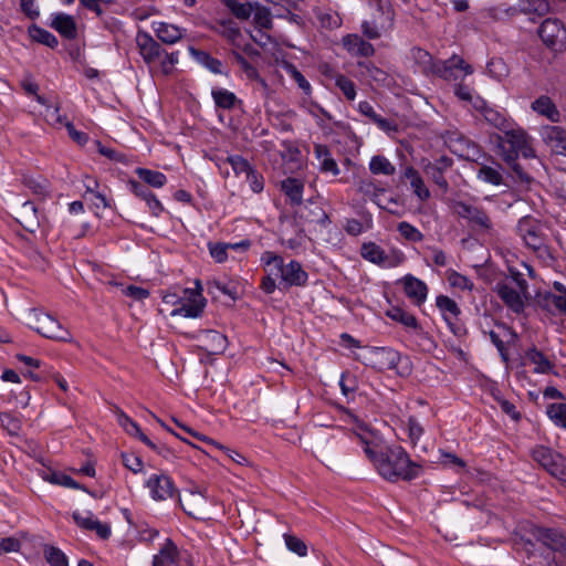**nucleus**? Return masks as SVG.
I'll list each match as a JSON object with an SVG mask.
<instances>
[{
	"label": "nucleus",
	"instance_id": "obj_1",
	"mask_svg": "<svg viewBox=\"0 0 566 566\" xmlns=\"http://www.w3.org/2000/svg\"><path fill=\"white\" fill-rule=\"evenodd\" d=\"M366 457L377 473L390 483L411 482L420 476L422 467L411 460L401 446H387L373 432L356 434Z\"/></svg>",
	"mask_w": 566,
	"mask_h": 566
},
{
	"label": "nucleus",
	"instance_id": "obj_2",
	"mask_svg": "<svg viewBox=\"0 0 566 566\" xmlns=\"http://www.w3.org/2000/svg\"><path fill=\"white\" fill-rule=\"evenodd\" d=\"M260 261L265 272V276L261 281V289L266 294L274 293L277 287L305 286L308 281L307 272L296 260L285 263L280 254L264 251Z\"/></svg>",
	"mask_w": 566,
	"mask_h": 566
},
{
	"label": "nucleus",
	"instance_id": "obj_3",
	"mask_svg": "<svg viewBox=\"0 0 566 566\" xmlns=\"http://www.w3.org/2000/svg\"><path fill=\"white\" fill-rule=\"evenodd\" d=\"M495 143L497 155L511 166L520 155L526 158L533 156L527 134L522 128H515L513 124L502 130V134L495 135Z\"/></svg>",
	"mask_w": 566,
	"mask_h": 566
},
{
	"label": "nucleus",
	"instance_id": "obj_4",
	"mask_svg": "<svg viewBox=\"0 0 566 566\" xmlns=\"http://www.w3.org/2000/svg\"><path fill=\"white\" fill-rule=\"evenodd\" d=\"M27 324L41 336L55 342L71 343L73 336L55 317L36 308L25 315Z\"/></svg>",
	"mask_w": 566,
	"mask_h": 566
},
{
	"label": "nucleus",
	"instance_id": "obj_5",
	"mask_svg": "<svg viewBox=\"0 0 566 566\" xmlns=\"http://www.w3.org/2000/svg\"><path fill=\"white\" fill-rule=\"evenodd\" d=\"M493 291L510 312L524 314L531 296L527 282L497 281Z\"/></svg>",
	"mask_w": 566,
	"mask_h": 566
},
{
	"label": "nucleus",
	"instance_id": "obj_6",
	"mask_svg": "<svg viewBox=\"0 0 566 566\" xmlns=\"http://www.w3.org/2000/svg\"><path fill=\"white\" fill-rule=\"evenodd\" d=\"M516 233L526 248L538 253L539 256H549L546 238L537 219L530 216L521 218L516 224Z\"/></svg>",
	"mask_w": 566,
	"mask_h": 566
},
{
	"label": "nucleus",
	"instance_id": "obj_7",
	"mask_svg": "<svg viewBox=\"0 0 566 566\" xmlns=\"http://www.w3.org/2000/svg\"><path fill=\"white\" fill-rule=\"evenodd\" d=\"M535 538L555 553L554 566H566V533L559 528L536 527Z\"/></svg>",
	"mask_w": 566,
	"mask_h": 566
},
{
	"label": "nucleus",
	"instance_id": "obj_8",
	"mask_svg": "<svg viewBox=\"0 0 566 566\" xmlns=\"http://www.w3.org/2000/svg\"><path fill=\"white\" fill-rule=\"evenodd\" d=\"M454 212L481 233H492L494 230L493 221L482 206L458 201L454 203Z\"/></svg>",
	"mask_w": 566,
	"mask_h": 566
},
{
	"label": "nucleus",
	"instance_id": "obj_9",
	"mask_svg": "<svg viewBox=\"0 0 566 566\" xmlns=\"http://www.w3.org/2000/svg\"><path fill=\"white\" fill-rule=\"evenodd\" d=\"M371 6H375L377 11L384 15V20L377 22L376 20H365L361 23V32L369 40H376L381 36L382 31L391 30L395 22V12L389 0H368Z\"/></svg>",
	"mask_w": 566,
	"mask_h": 566
},
{
	"label": "nucleus",
	"instance_id": "obj_10",
	"mask_svg": "<svg viewBox=\"0 0 566 566\" xmlns=\"http://www.w3.org/2000/svg\"><path fill=\"white\" fill-rule=\"evenodd\" d=\"M531 455L551 475L558 479L566 476V458L560 453L545 446H536L532 449Z\"/></svg>",
	"mask_w": 566,
	"mask_h": 566
},
{
	"label": "nucleus",
	"instance_id": "obj_11",
	"mask_svg": "<svg viewBox=\"0 0 566 566\" xmlns=\"http://www.w3.org/2000/svg\"><path fill=\"white\" fill-rule=\"evenodd\" d=\"M206 306V298L202 296L201 289H184V298L179 306L172 308L169 313L171 317L182 316L187 318L200 317Z\"/></svg>",
	"mask_w": 566,
	"mask_h": 566
},
{
	"label": "nucleus",
	"instance_id": "obj_12",
	"mask_svg": "<svg viewBox=\"0 0 566 566\" xmlns=\"http://www.w3.org/2000/svg\"><path fill=\"white\" fill-rule=\"evenodd\" d=\"M436 306L450 331L458 337L467 334L464 325L460 322L461 308L454 300L440 294L436 297Z\"/></svg>",
	"mask_w": 566,
	"mask_h": 566
},
{
	"label": "nucleus",
	"instance_id": "obj_13",
	"mask_svg": "<svg viewBox=\"0 0 566 566\" xmlns=\"http://www.w3.org/2000/svg\"><path fill=\"white\" fill-rule=\"evenodd\" d=\"M460 71L464 75H470L473 73V67L457 54H453L448 60L438 61L432 64V72L446 81H457Z\"/></svg>",
	"mask_w": 566,
	"mask_h": 566
},
{
	"label": "nucleus",
	"instance_id": "obj_14",
	"mask_svg": "<svg viewBox=\"0 0 566 566\" xmlns=\"http://www.w3.org/2000/svg\"><path fill=\"white\" fill-rule=\"evenodd\" d=\"M538 35L548 48L556 49L565 43L566 29L560 20L547 18L542 22Z\"/></svg>",
	"mask_w": 566,
	"mask_h": 566
},
{
	"label": "nucleus",
	"instance_id": "obj_15",
	"mask_svg": "<svg viewBox=\"0 0 566 566\" xmlns=\"http://www.w3.org/2000/svg\"><path fill=\"white\" fill-rule=\"evenodd\" d=\"M400 360V354L390 347H373L369 353L368 366L378 371L395 370Z\"/></svg>",
	"mask_w": 566,
	"mask_h": 566
},
{
	"label": "nucleus",
	"instance_id": "obj_16",
	"mask_svg": "<svg viewBox=\"0 0 566 566\" xmlns=\"http://www.w3.org/2000/svg\"><path fill=\"white\" fill-rule=\"evenodd\" d=\"M135 41L138 53L148 66L155 65L160 60L164 49L148 32L139 30Z\"/></svg>",
	"mask_w": 566,
	"mask_h": 566
},
{
	"label": "nucleus",
	"instance_id": "obj_17",
	"mask_svg": "<svg viewBox=\"0 0 566 566\" xmlns=\"http://www.w3.org/2000/svg\"><path fill=\"white\" fill-rule=\"evenodd\" d=\"M145 485L155 501H166L177 492L174 481L165 473L151 474Z\"/></svg>",
	"mask_w": 566,
	"mask_h": 566
},
{
	"label": "nucleus",
	"instance_id": "obj_18",
	"mask_svg": "<svg viewBox=\"0 0 566 566\" xmlns=\"http://www.w3.org/2000/svg\"><path fill=\"white\" fill-rule=\"evenodd\" d=\"M524 365H532V373L535 375H558L555 370V363L536 346H531L524 352Z\"/></svg>",
	"mask_w": 566,
	"mask_h": 566
},
{
	"label": "nucleus",
	"instance_id": "obj_19",
	"mask_svg": "<svg viewBox=\"0 0 566 566\" xmlns=\"http://www.w3.org/2000/svg\"><path fill=\"white\" fill-rule=\"evenodd\" d=\"M72 517L75 524L86 531H93L101 539H108L112 535L109 523L101 522L92 512H73Z\"/></svg>",
	"mask_w": 566,
	"mask_h": 566
},
{
	"label": "nucleus",
	"instance_id": "obj_20",
	"mask_svg": "<svg viewBox=\"0 0 566 566\" xmlns=\"http://www.w3.org/2000/svg\"><path fill=\"white\" fill-rule=\"evenodd\" d=\"M213 30L227 39L232 45L237 48H242L248 54L250 55H259V52L251 45H242L241 39L242 33L238 24L232 20H221L216 23L213 27Z\"/></svg>",
	"mask_w": 566,
	"mask_h": 566
},
{
	"label": "nucleus",
	"instance_id": "obj_21",
	"mask_svg": "<svg viewBox=\"0 0 566 566\" xmlns=\"http://www.w3.org/2000/svg\"><path fill=\"white\" fill-rule=\"evenodd\" d=\"M453 165V159L448 156H441L434 161H428L423 166L424 174L432 179V181L444 192L449 189V182L443 174Z\"/></svg>",
	"mask_w": 566,
	"mask_h": 566
},
{
	"label": "nucleus",
	"instance_id": "obj_22",
	"mask_svg": "<svg viewBox=\"0 0 566 566\" xmlns=\"http://www.w3.org/2000/svg\"><path fill=\"white\" fill-rule=\"evenodd\" d=\"M474 109L479 112L490 125L494 126L500 132L513 124L506 118L505 113L488 105L486 101L481 96H475Z\"/></svg>",
	"mask_w": 566,
	"mask_h": 566
},
{
	"label": "nucleus",
	"instance_id": "obj_23",
	"mask_svg": "<svg viewBox=\"0 0 566 566\" xmlns=\"http://www.w3.org/2000/svg\"><path fill=\"white\" fill-rule=\"evenodd\" d=\"M400 282L402 283L406 296L411 300L415 305L420 306L426 302L429 289L422 280L407 274Z\"/></svg>",
	"mask_w": 566,
	"mask_h": 566
},
{
	"label": "nucleus",
	"instance_id": "obj_24",
	"mask_svg": "<svg viewBox=\"0 0 566 566\" xmlns=\"http://www.w3.org/2000/svg\"><path fill=\"white\" fill-rule=\"evenodd\" d=\"M545 144L558 155L566 156V129L560 126L547 125L541 129Z\"/></svg>",
	"mask_w": 566,
	"mask_h": 566
},
{
	"label": "nucleus",
	"instance_id": "obj_25",
	"mask_svg": "<svg viewBox=\"0 0 566 566\" xmlns=\"http://www.w3.org/2000/svg\"><path fill=\"white\" fill-rule=\"evenodd\" d=\"M201 348L210 355H220L228 347V338L220 332L208 329L200 335Z\"/></svg>",
	"mask_w": 566,
	"mask_h": 566
},
{
	"label": "nucleus",
	"instance_id": "obj_26",
	"mask_svg": "<svg viewBox=\"0 0 566 566\" xmlns=\"http://www.w3.org/2000/svg\"><path fill=\"white\" fill-rule=\"evenodd\" d=\"M151 27L158 40L170 45L179 42L186 32L185 29L164 21H154Z\"/></svg>",
	"mask_w": 566,
	"mask_h": 566
},
{
	"label": "nucleus",
	"instance_id": "obj_27",
	"mask_svg": "<svg viewBox=\"0 0 566 566\" xmlns=\"http://www.w3.org/2000/svg\"><path fill=\"white\" fill-rule=\"evenodd\" d=\"M343 45L349 54L355 56L369 57L375 53L373 44L364 40L358 34H347L344 36Z\"/></svg>",
	"mask_w": 566,
	"mask_h": 566
},
{
	"label": "nucleus",
	"instance_id": "obj_28",
	"mask_svg": "<svg viewBox=\"0 0 566 566\" xmlns=\"http://www.w3.org/2000/svg\"><path fill=\"white\" fill-rule=\"evenodd\" d=\"M280 190L284 193L291 206L303 202L304 182L294 177H287L280 182Z\"/></svg>",
	"mask_w": 566,
	"mask_h": 566
},
{
	"label": "nucleus",
	"instance_id": "obj_29",
	"mask_svg": "<svg viewBox=\"0 0 566 566\" xmlns=\"http://www.w3.org/2000/svg\"><path fill=\"white\" fill-rule=\"evenodd\" d=\"M51 28L67 40H74L77 36L76 22L70 14L63 12L53 14Z\"/></svg>",
	"mask_w": 566,
	"mask_h": 566
},
{
	"label": "nucleus",
	"instance_id": "obj_30",
	"mask_svg": "<svg viewBox=\"0 0 566 566\" xmlns=\"http://www.w3.org/2000/svg\"><path fill=\"white\" fill-rule=\"evenodd\" d=\"M179 552L176 544L167 538L159 552L153 557V566H176Z\"/></svg>",
	"mask_w": 566,
	"mask_h": 566
},
{
	"label": "nucleus",
	"instance_id": "obj_31",
	"mask_svg": "<svg viewBox=\"0 0 566 566\" xmlns=\"http://www.w3.org/2000/svg\"><path fill=\"white\" fill-rule=\"evenodd\" d=\"M532 109L538 115L546 117L552 123L560 119V113L551 97L541 95L532 103Z\"/></svg>",
	"mask_w": 566,
	"mask_h": 566
},
{
	"label": "nucleus",
	"instance_id": "obj_32",
	"mask_svg": "<svg viewBox=\"0 0 566 566\" xmlns=\"http://www.w3.org/2000/svg\"><path fill=\"white\" fill-rule=\"evenodd\" d=\"M361 256L379 266H391L392 263L389 260V256L386 254L384 249L377 245L374 242H367L361 245Z\"/></svg>",
	"mask_w": 566,
	"mask_h": 566
},
{
	"label": "nucleus",
	"instance_id": "obj_33",
	"mask_svg": "<svg viewBox=\"0 0 566 566\" xmlns=\"http://www.w3.org/2000/svg\"><path fill=\"white\" fill-rule=\"evenodd\" d=\"M117 420L129 436L137 437L151 450H157V446L142 431L138 423L134 421L132 418H129L127 415H125L123 411H120L117 415Z\"/></svg>",
	"mask_w": 566,
	"mask_h": 566
},
{
	"label": "nucleus",
	"instance_id": "obj_34",
	"mask_svg": "<svg viewBox=\"0 0 566 566\" xmlns=\"http://www.w3.org/2000/svg\"><path fill=\"white\" fill-rule=\"evenodd\" d=\"M386 316L389 317L391 321L403 325L406 328H410L413 331H418L421 328L417 317L402 307H399V306L389 307L386 311Z\"/></svg>",
	"mask_w": 566,
	"mask_h": 566
},
{
	"label": "nucleus",
	"instance_id": "obj_35",
	"mask_svg": "<svg viewBox=\"0 0 566 566\" xmlns=\"http://www.w3.org/2000/svg\"><path fill=\"white\" fill-rule=\"evenodd\" d=\"M358 112L361 115L368 117L374 124H376L380 129L385 132H391L397 129L396 124L377 114L373 105L367 101H361L358 103Z\"/></svg>",
	"mask_w": 566,
	"mask_h": 566
},
{
	"label": "nucleus",
	"instance_id": "obj_36",
	"mask_svg": "<svg viewBox=\"0 0 566 566\" xmlns=\"http://www.w3.org/2000/svg\"><path fill=\"white\" fill-rule=\"evenodd\" d=\"M211 96L216 106L222 109H232L242 103L233 92L222 87H213Z\"/></svg>",
	"mask_w": 566,
	"mask_h": 566
},
{
	"label": "nucleus",
	"instance_id": "obj_37",
	"mask_svg": "<svg viewBox=\"0 0 566 566\" xmlns=\"http://www.w3.org/2000/svg\"><path fill=\"white\" fill-rule=\"evenodd\" d=\"M403 176L410 181L413 193L419 198V200L426 201L430 198V191L424 185V181L418 170L413 167H407Z\"/></svg>",
	"mask_w": 566,
	"mask_h": 566
},
{
	"label": "nucleus",
	"instance_id": "obj_38",
	"mask_svg": "<svg viewBox=\"0 0 566 566\" xmlns=\"http://www.w3.org/2000/svg\"><path fill=\"white\" fill-rule=\"evenodd\" d=\"M135 174L138 178L147 186L153 188H163L167 184V177L165 174L158 170H151L148 168L137 167Z\"/></svg>",
	"mask_w": 566,
	"mask_h": 566
},
{
	"label": "nucleus",
	"instance_id": "obj_39",
	"mask_svg": "<svg viewBox=\"0 0 566 566\" xmlns=\"http://www.w3.org/2000/svg\"><path fill=\"white\" fill-rule=\"evenodd\" d=\"M190 54L196 59V61L208 69L213 74H222V62L212 55H210L206 51L197 50L193 48H189Z\"/></svg>",
	"mask_w": 566,
	"mask_h": 566
},
{
	"label": "nucleus",
	"instance_id": "obj_40",
	"mask_svg": "<svg viewBox=\"0 0 566 566\" xmlns=\"http://www.w3.org/2000/svg\"><path fill=\"white\" fill-rule=\"evenodd\" d=\"M22 184L39 199H45L50 195L49 181L43 177L24 176Z\"/></svg>",
	"mask_w": 566,
	"mask_h": 566
},
{
	"label": "nucleus",
	"instance_id": "obj_41",
	"mask_svg": "<svg viewBox=\"0 0 566 566\" xmlns=\"http://www.w3.org/2000/svg\"><path fill=\"white\" fill-rule=\"evenodd\" d=\"M546 415L555 427L566 431V402L548 403Z\"/></svg>",
	"mask_w": 566,
	"mask_h": 566
},
{
	"label": "nucleus",
	"instance_id": "obj_42",
	"mask_svg": "<svg viewBox=\"0 0 566 566\" xmlns=\"http://www.w3.org/2000/svg\"><path fill=\"white\" fill-rule=\"evenodd\" d=\"M28 32L33 41L44 44L51 49H55L59 44L57 38L53 33L36 24L29 27Z\"/></svg>",
	"mask_w": 566,
	"mask_h": 566
},
{
	"label": "nucleus",
	"instance_id": "obj_43",
	"mask_svg": "<svg viewBox=\"0 0 566 566\" xmlns=\"http://www.w3.org/2000/svg\"><path fill=\"white\" fill-rule=\"evenodd\" d=\"M446 279L449 285L452 289H457L459 291H468L472 292L474 289V283L468 276L457 272L455 270H447Z\"/></svg>",
	"mask_w": 566,
	"mask_h": 566
},
{
	"label": "nucleus",
	"instance_id": "obj_44",
	"mask_svg": "<svg viewBox=\"0 0 566 566\" xmlns=\"http://www.w3.org/2000/svg\"><path fill=\"white\" fill-rule=\"evenodd\" d=\"M486 73L496 81H502L509 73V66L502 57H492L486 64Z\"/></svg>",
	"mask_w": 566,
	"mask_h": 566
},
{
	"label": "nucleus",
	"instance_id": "obj_45",
	"mask_svg": "<svg viewBox=\"0 0 566 566\" xmlns=\"http://www.w3.org/2000/svg\"><path fill=\"white\" fill-rule=\"evenodd\" d=\"M369 169L374 175L392 176L395 166L384 156H374L369 163Z\"/></svg>",
	"mask_w": 566,
	"mask_h": 566
},
{
	"label": "nucleus",
	"instance_id": "obj_46",
	"mask_svg": "<svg viewBox=\"0 0 566 566\" xmlns=\"http://www.w3.org/2000/svg\"><path fill=\"white\" fill-rule=\"evenodd\" d=\"M357 191L374 202H377L379 195L384 193V189L379 188L370 178L359 180Z\"/></svg>",
	"mask_w": 566,
	"mask_h": 566
},
{
	"label": "nucleus",
	"instance_id": "obj_47",
	"mask_svg": "<svg viewBox=\"0 0 566 566\" xmlns=\"http://www.w3.org/2000/svg\"><path fill=\"white\" fill-rule=\"evenodd\" d=\"M222 3L232 12L234 17L247 20L253 12V6L249 2L242 3L237 0H222Z\"/></svg>",
	"mask_w": 566,
	"mask_h": 566
},
{
	"label": "nucleus",
	"instance_id": "obj_48",
	"mask_svg": "<svg viewBox=\"0 0 566 566\" xmlns=\"http://www.w3.org/2000/svg\"><path fill=\"white\" fill-rule=\"evenodd\" d=\"M284 69L287 74L296 82L297 86L303 91L306 96L312 95V85L305 76L297 70V67L289 62L284 63Z\"/></svg>",
	"mask_w": 566,
	"mask_h": 566
},
{
	"label": "nucleus",
	"instance_id": "obj_49",
	"mask_svg": "<svg viewBox=\"0 0 566 566\" xmlns=\"http://www.w3.org/2000/svg\"><path fill=\"white\" fill-rule=\"evenodd\" d=\"M397 230L400 233V235L409 242H421L424 238L422 232L418 228H416L415 226L407 221L399 222L397 226Z\"/></svg>",
	"mask_w": 566,
	"mask_h": 566
},
{
	"label": "nucleus",
	"instance_id": "obj_50",
	"mask_svg": "<svg viewBox=\"0 0 566 566\" xmlns=\"http://www.w3.org/2000/svg\"><path fill=\"white\" fill-rule=\"evenodd\" d=\"M283 539L286 548L296 554L300 557H305L307 555V545L300 537L285 533L283 534Z\"/></svg>",
	"mask_w": 566,
	"mask_h": 566
},
{
	"label": "nucleus",
	"instance_id": "obj_51",
	"mask_svg": "<svg viewBox=\"0 0 566 566\" xmlns=\"http://www.w3.org/2000/svg\"><path fill=\"white\" fill-rule=\"evenodd\" d=\"M43 553L45 560L51 566H69L66 555L59 547L48 545L44 547Z\"/></svg>",
	"mask_w": 566,
	"mask_h": 566
},
{
	"label": "nucleus",
	"instance_id": "obj_52",
	"mask_svg": "<svg viewBox=\"0 0 566 566\" xmlns=\"http://www.w3.org/2000/svg\"><path fill=\"white\" fill-rule=\"evenodd\" d=\"M179 60V52H167L163 51V55L160 56V60L157 61L155 65H158L161 73L165 75H169L174 72L176 64Z\"/></svg>",
	"mask_w": 566,
	"mask_h": 566
},
{
	"label": "nucleus",
	"instance_id": "obj_53",
	"mask_svg": "<svg viewBox=\"0 0 566 566\" xmlns=\"http://www.w3.org/2000/svg\"><path fill=\"white\" fill-rule=\"evenodd\" d=\"M335 85L342 91L344 96L348 101H354L356 97V85L355 83L345 76L344 74H336L335 75Z\"/></svg>",
	"mask_w": 566,
	"mask_h": 566
},
{
	"label": "nucleus",
	"instance_id": "obj_54",
	"mask_svg": "<svg viewBox=\"0 0 566 566\" xmlns=\"http://www.w3.org/2000/svg\"><path fill=\"white\" fill-rule=\"evenodd\" d=\"M406 430L410 442L416 446L424 433L422 424L413 416H410L406 422Z\"/></svg>",
	"mask_w": 566,
	"mask_h": 566
},
{
	"label": "nucleus",
	"instance_id": "obj_55",
	"mask_svg": "<svg viewBox=\"0 0 566 566\" xmlns=\"http://www.w3.org/2000/svg\"><path fill=\"white\" fill-rule=\"evenodd\" d=\"M478 177L491 185L499 186L503 181L501 172L491 166H481L478 171Z\"/></svg>",
	"mask_w": 566,
	"mask_h": 566
},
{
	"label": "nucleus",
	"instance_id": "obj_56",
	"mask_svg": "<svg viewBox=\"0 0 566 566\" xmlns=\"http://www.w3.org/2000/svg\"><path fill=\"white\" fill-rule=\"evenodd\" d=\"M231 55L248 80L259 78V71L240 52L233 50Z\"/></svg>",
	"mask_w": 566,
	"mask_h": 566
},
{
	"label": "nucleus",
	"instance_id": "obj_57",
	"mask_svg": "<svg viewBox=\"0 0 566 566\" xmlns=\"http://www.w3.org/2000/svg\"><path fill=\"white\" fill-rule=\"evenodd\" d=\"M553 289L555 291H557L558 294L548 293L546 295V300L551 301L557 310L565 308V306H566V286L563 283L555 281L553 283Z\"/></svg>",
	"mask_w": 566,
	"mask_h": 566
},
{
	"label": "nucleus",
	"instance_id": "obj_58",
	"mask_svg": "<svg viewBox=\"0 0 566 566\" xmlns=\"http://www.w3.org/2000/svg\"><path fill=\"white\" fill-rule=\"evenodd\" d=\"M227 161L230 164L232 170L237 176H245L247 174H249L251 169H253L251 164L245 158L239 155L229 156L227 158Z\"/></svg>",
	"mask_w": 566,
	"mask_h": 566
},
{
	"label": "nucleus",
	"instance_id": "obj_59",
	"mask_svg": "<svg viewBox=\"0 0 566 566\" xmlns=\"http://www.w3.org/2000/svg\"><path fill=\"white\" fill-rule=\"evenodd\" d=\"M253 20L260 29H271L273 24L271 12L265 7H256Z\"/></svg>",
	"mask_w": 566,
	"mask_h": 566
},
{
	"label": "nucleus",
	"instance_id": "obj_60",
	"mask_svg": "<svg viewBox=\"0 0 566 566\" xmlns=\"http://www.w3.org/2000/svg\"><path fill=\"white\" fill-rule=\"evenodd\" d=\"M36 474L45 482L53 485H61L62 472L56 471L50 467L42 465L36 469Z\"/></svg>",
	"mask_w": 566,
	"mask_h": 566
},
{
	"label": "nucleus",
	"instance_id": "obj_61",
	"mask_svg": "<svg viewBox=\"0 0 566 566\" xmlns=\"http://www.w3.org/2000/svg\"><path fill=\"white\" fill-rule=\"evenodd\" d=\"M117 286L122 287V293L125 296L133 298L134 301H144L149 297L150 293L147 289L137 286V285H128L123 286V284L116 283Z\"/></svg>",
	"mask_w": 566,
	"mask_h": 566
},
{
	"label": "nucleus",
	"instance_id": "obj_62",
	"mask_svg": "<svg viewBox=\"0 0 566 566\" xmlns=\"http://www.w3.org/2000/svg\"><path fill=\"white\" fill-rule=\"evenodd\" d=\"M453 92H454V95L460 101L470 103L472 105V107L474 108V101H475V96H478V95L474 93L472 87H470L469 85H465L463 83H458L454 85Z\"/></svg>",
	"mask_w": 566,
	"mask_h": 566
},
{
	"label": "nucleus",
	"instance_id": "obj_63",
	"mask_svg": "<svg viewBox=\"0 0 566 566\" xmlns=\"http://www.w3.org/2000/svg\"><path fill=\"white\" fill-rule=\"evenodd\" d=\"M210 255L217 263H223L228 259V243H209L208 244Z\"/></svg>",
	"mask_w": 566,
	"mask_h": 566
},
{
	"label": "nucleus",
	"instance_id": "obj_64",
	"mask_svg": "<svg viewBox=\"0 0 566 566\" xmlns=\"http://www.w3.org/2000/svg\"><path fill=\"white\" fill-rule=\"evenodd\" d=\"M122 461L124 467L135 474L142 472L144 469L143 460L134 453H123Z\"/></svg>",
	"mask_w": 566,
	"mask_h": 566
}]
</instances>
